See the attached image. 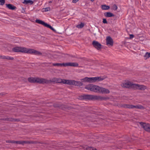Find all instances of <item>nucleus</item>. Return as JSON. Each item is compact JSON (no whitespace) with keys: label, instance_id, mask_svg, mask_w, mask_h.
<instances>
[{"label":"nucleus","instance_id":"5","mask_svg":"<svg viewBox=\"0 0 150 150\" xmlns=\"http://www.w3.org/2000/svg\"><path fill=\"white\" fill-rule=\"evenodd\" d=\"M105 78L101 77H94L89 78V83H93L97 81H103Z\"/></svg>","mask_w":150,"mask_h":150},{"label":"nucleus","instance_id":"34","mask_svg":"<svg viewBox=\"0 0 150 150\" xmlns=\"http://www.w3.org/2000/svg\"><path fill=\"white\" fill-rule=\"evenodd\" d=\"M134 37V35L132 34L130 35V38L131 39L132 38Z\"/></svg>","mask_w":150,"mask_h":150},{"label":"nucleus","instance_id":"12","mask_svg":"<svg viewBox=\"0 0 150 150\" xmlns=\"http://www.w3.org/2000/svg\"><path fill=\"white\" fill-rule=\"evenodd\" d=\"M142 126L145 130L150 132V124L143 123Z\"/></svg>","mask_w":150,"mask_h":150},{"label":"nucleus","instance_id":"17","mask_svg":"<svg viewBox=\"0 0 150 150\" xmlns=\"http://www.w3.org/2000/svg\"><path fill=\"white\" fill-rule=\"evenodd\" d=\"M104 15L106 17H111L113 16L114 15L110 12H106L104 13Z\"/></svg>","mask_w":150,"mask_h":150},{"label":"nucleus","instance_id":"28","mask_svg":"<svg viewBox=\"0 0 150 150\" xmlns=\"http://www.w3.org/2000/svg\"><path fill=\"white\" fill-rule=\"evenodd\" d=\"M5 0H0V5H3L5 3Z\"/></svg>","mask_w":150,"mask_h":150},{"label":"nucleus","instance_id":"13","mask_svg":"<svg viewBox=\"0 0 150 150\" xmlns=\"http://www.w3.org/2000/svg\"><path fill=\"white\" fill-rule=\"evenodd\" d=\"M106 44L107 45H112L113 44L112 39L110 37H108L106 38Z\"/></svg>","mask_w":150,"mask_h":150},{"label":"nucleus","instance_id":"6","mask_svg":"<svg viewBox=\"0 0 150 150\" xmlns=\"http://www.w3.org/2000/svg\"><path fill=\"white\" fill-rule=\"evenodd\" d=\"M123 106L125 108H136L137 109H142L143 108V107L140 105H128V104H124Z\"/></svg>","mask_w":150,"mask_h":150},{"label":"nucleus","instance_id":"15","mask_svg":"<svg viewBox=\"0 0 150 150\" xmlns=\"http://www.w3.org/2000/svg\"><path fill=\"white\" fill-rule=\"evenodd\" d=\"M6 7L10 9L14 10L16 8V7L11 4H6Z\"/></svg>","mask_w":150,"mask_h":150},{"label":"nucleus","instance_id":"14","mask_svg":"<svg viewBox=\"0 0 150 150\" xmlns=\"http://www.w3.org/2000/svg\"><path fill=\"white\" fill-rule=\"evenodd\" d=\"M23 3L25 4L31 5L33 3V1L31 0H24Z\"/></svg>","mask_w":150,"mask_h":150},{"label":"nucleus","instance_id":"8","mask_svg":"<svg viewBox=\"0 0 150 150\" xmlns=\"http://www.w3.org/2000/svg\"><path fill=\"white\" fill-rule=\"evenodd\" d=\"M131 83L129 81H125L122 83L121 85L123 87L128 88L130 86L132 87V85Z\"/></svg>","mask_w":150,"mask_h":150},{"label":"nucleus","instance_id":"31","mask_svg":"<svg viewBox=\"0 0 150 150\" xmlns=\"http://www.w3.org/2000/svg\"><path fill=\"white\" fill-rule=\"evenodd\" d=\"M103 23H107L108 22L107 21L106 19L105 18L103 19Z\"/></svg>","mask_w":150,"mask_h":150},{"label":"nucleus","instance_id":"24","mask_svg":"<svg viewBox=\"0 0 150 150\" xmlns=\"http://www.w3.org/2000/svg\"><path fill=\"white\" fill-rule=\"evenodd\" d=\"M145 59H146L150 57V52H146L144 56Z\"/></svg>","mask_w":150,"mask_h":150},{"label":"nucleus","instance_id":"2","mask_svg":"<svg viewBox=\"0 0 150 150\" xmlns=\"http://www.w3.org/2000/svg\"><path fill=\"white\" fill-rule=\"evenodd\" d=\"M52 81L56 83H63L78 86H81L83 85V83L80 81L73 80H67L60 78H54L52 79Z\"/></svg>","mask_w":150,"mask_h":150},{"label":"nucleus","instance_id":"1","mask_svg":"<svg viewBox=\"0 0 150 150\" xmlns=\"http://www.w3.org/2000/svg\"><path fill=\"white\" fill-rule=\"evenodd\" d=\"M85 88L88 90L95 92L103 93H109L110 92L109 90L107 89L92 84H89L86 85Z\"/></svg>","mask_w":150,"mask_h":150},{"label":"nucleus","instance_id":"35","mask_svg":"<svg viewBox=\"0 0 150 150\" xmlns=\"http://www.w3.org/2000/svg\"><path fill=\"white\" fill-rule=\"evenodd\" d=\"M10 141H6V142H8V143H11V142H10Z\"/></svg>","mask_w":150,"mask_h":150},{"label":"nucleus","instance_id":"22","mask_svg":"<svg viewBox=\"0 0 150 150\" xmlns=\"http://www.w3.org/2000/svg\"><path fill=\"white\" fill-rule=\"evenodd\" d=\"M28 80L29 81L32 82V83H35V78H33V77H30L28 79Z\"/></svg>","mask_w":150,"mask_h":150},{"label":"nucleus","instance_id":"3","mask_svg":"<svg viewBox=\"0 0 150 150\" xmlns=\"http://www.w3.org/2000/svg\"><path fill=\"white\" fill-rule=\"evenodd\" d=\"M12 50L14 52H21L33 54L35 55H40L41 54V53L40 52L38 51L32 49H27L22 47H15L13 48Z\"/></svg>","mask_w":150,"mask_h":150},{"label":"nucleus","instance_id":"7","mask_svg":"<svg viewBox=\"0 0 150 150\" xmlns=\"http://www.w3.org/2000/svg\"><path fill=\"white\" fill-rule=\"evenodd\" d=\"M132 87L134 88L141 90H144L146 88V86L143 85H140L138 84H134L132 85Z\"/></svg>","mask_w":150,"mask_h":150},{"label":"nucleus","instance_id":"18","mask_svg":"<svg viewBox=\"0 0 150 150\" xmlns=\"http://www.w3.org/2000/svg\"><path fill=\"white\" fill-rule=\"evenodd\" d=\"M52 65L54 66H57V67H62L64 66V63H52Z\"/></svg>","mask_w":150,"mask_h":150},{"label":"nucleus","instance_id":"20","mask_svg":"<svg viewBox=\"0 0 150 150\" xmlns=\"http://www.w3.org/2000/svg\"><path fill=\"white\" fill-rule=\"evenodd\" d=\"M84 149L85 150H96V149L93 147H88L86 146L84 147Z\"/></svg>","mask_w":150,"mask_h":150},{"label":"nucleus","instance_id":"29","mask_svg":"<svg viewBox=\"0 0 150 150\" xmlns=\"http://www.w3.org/2000/svg\"><path fill=\"white\" fill-rule=\"evenodd\" d=\"M51 10L50 8V7H47L44 8V10L45 11H50Z\"/></svg>","mask_w":150,"mask_h":150},{"label":"nucleus","instance_id":"36","mask_svg":"<svg viewBox=\"0 0 150 150\" xmlns=\"http://www.w3.org/2000/svg\"><path fill=\"white\" fill-rule=\"evenodd\" d=\"M92 1H93L94 0H91Z\"/></svg>","mask_w":150,"mask_h":150},{"label":"nucleus","instance_id":"30","mask_svg":"<svg viewBox=\"0 0 150 150\" xmlns=\"http://www.w3.org/2000/svg\"><path fill=\"white\" fill-rule=\"evenodd\" d=\"M117 6L115 5H114L113 6V8L114 9V10H116L117 9Z\"/></svg>","mask_w":150,"mask_h":150},{"label":"nucleus","instance_id":"21","mask_svg":"<svg viewBox=\"0 0 150 150\" xmlns=\"http://www.w3.org/2000/svg\"><path fill=\"white\" fill-rule=\"evenodd\" d=\"M89 80L90 79H89V78L88 77H86L81 79V80L82 82H89Z\"/></svg>","mask_w":150,"mask_h":150},{"label":"nucleus","instance_id":"10","mask_svg":"<svg viewBox=\"0 0 150 150\" xmlns=\"http://www.w3.org/2000/svg\"><path fill=\"white\" fill-rule=\"evenodd\" d=\"M47 82V80L45 79L39 78H35V82L43 83H46Z\"/></svg>","mask_w":150,"mask_h":150},{"label":"nucleus","instance_id":"23","mask_svg":"<svg viewBox=\"0 0 150 150\" xmlns=\"http://www.w3.org/2000/svg\"><path fill=\"white\" fill-rule=\"evenodd\" d=\"M28 142L25 141H17L16 144H18L22 145H24V144L27 143Z\"/></svg>","mask_w":150,"mask_h":150},{"label":"nucleus","instance_id":"4","mask_svg":"<svg viewBox=\"0 0 150 150\" xmlns=\"http://www.w3.org/2000/svg\"><path fill=\"white\" fill-rule=\"evenodd\" d=\"M83 98L84 99L89 100L94 99H100L105 100L106 99L105 97L101 96H94L92 95H85L83 96Z\"/></svg>","mask_w":150,"mask_h":150},{"label":"nucleus","instance_id":"19","mask_svg":"<svg viewBox=\"0 0 150 150\" xmlns=\"http://www.w3.org/2000/svg\"><path fill=\"white\" fill-rule=\"evenodd\" d=\"M101 8L103 10H106L109 9L110 7L109 6L104 5L101 6Z\"/></svg>","mask_w":150,"mask_h":150},{"label":"nucleus","instance_id":"25","mask_svg":"<svg viewBox=\"0 0 150 150\" xmlns=\"http://www.w3.org/2000/svg\"><path fill=\"white\" fill-rule=\"evenodd\" d=\"M3 59H13V58L12 57H10L8 56H3L1 57Z\"/></svg>","mask_w":150,"mask_h":150},{"label":"nucleus","instance_id":"33","mask_svg":"<svg viewBox=\"0 0 150 150\" xmlns=\"http://www.w3.org/2000/svg\"><path fill=\"white\" fill-rule=\"evenodd\" d=\"M79 0H73L72 2L73 3H75L79 1Z\"/></svg>","mask_w":150,"mask_h":150},{"label":"nucleus","instance_id":"32","mask_svg":"<svg viewBox=\"0 0 150 150\" xmlns=\"http://www.w3.org/2000/svg\"><path fill=\"white\" fill-rule=\"evenodd\" d=\"M10 142H11V143H15V144L17 143V141H10Z\"/></svg>","mask_w":150,"mask_h":150},{"label":"nucleus","instance_id":"9","mask_svg":"<svg viewBox=\"0 0 150 150\" xmlns=\"http://www.w3.org/2000/svg\"><path fill=\"white\" fill-rule=\"evenodd\" d=\"M93 46L98 50H99L101 48V45L98 42L93 41L92 42Z\"/></svg>","mask_w":150,"mask_h":150},{"label":"nucleus","instance_id":"11","mask_svg":"<svg viewBox=\"0 0 150 150\" xmlns=\"http://www.w3.org/2000/svg\"><path fill=\"white\" fill-rule=\"evenodd\" d=\"M79 64L76 62H68L66 63H64V66H71L74 67H78Z\"/></svg>","mask_w":150,"mask_h":150},{"label":"nucleus","instance_id":"27","mask_svg":"<svg viewBox=\"0 0 150 150\" xmlns=\"http://www.w3.org/2000/svg\"><path fill=\"white\" fill-rule=\"evenodd\" d=\"M45 27H46L47 28H50L52 30H54V28L51 25H50L49 24H48L47 23L46 24V25Z\"/></svg>","mask_w":150,"mask_h":150},{"label":"nucleus","instance_id":"16","mask_svg":"<svg viewBox=\"0 0 150 150\" xmlns=\"http://www.w3.org/2000/svg\"><path fill=\"white\" fill-rule=\"evenodd\" d=\"M35 22L37 23L42 25L45 26L46 24H47L46 23H45L44 22L39 19H36L35 21Z\"/></svg>","mask_w":150,"mask_h":150},{"label":"nucleus","instance_id":"26","mask_svg":"<svg viewBox=\"0 0 150 150\" xmlns=\"http://www.w3.org/2000/svg\"><path fill=\"white\" fill-rule=\"evenodd\" d=\"M84 26V24L82 23H81L80 24L77 25L76 27L78 28H82Z\"/></svg>","mask_w":150,"mask_h":150}]
</instances>
